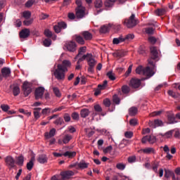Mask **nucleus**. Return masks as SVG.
I'll use <instances>...</instances> for the list:
<instances>
[{"mask_svg":"<svg viewBox=\"0 0 180 180\" xmlns=\"http://www.w3.org/2000/svg\"><path fill=\"white\" fill-rule=\"evenodd\" d=\"M150 58L148 59V66L143 68L140 65L136 69V74L139 75H146L148 78H150L154 75V70H155V63L158 58V49L155 46H151L150 49Z\"/></svg>","mask_w":180,"mask_h":180,"instance_id":"obj_1","label":"nucleus"},{"mask_svg":"<svg viewBox=\"0 0 180 180\" xmlns=\"http://www.w3.org/2000/svg\"><path fill=\"white\" fill-rule=\"evenodd\" d=\"M54 72L55 78L58 81H62L65 78V72L68 71V68L71 67V62L68 60H65L62 62V64H58Z\"/></svg>","mask_w":180,"mask_h":180,"instance_id":"obj_2","label":"nucleus"},{"mask_svg":"<svg viewBox=\"0 0 180 180\" xmlns=\"http://www.w3.org/2000/svg\"><path fill=\"white\" fill-rule=\"evenodd\" d=\"M122 23L124 26H127L128 29H131L137 25L139 20L136 19V15L131 14L129 18L124 19Z\"/></svg>","mask_w":180,"mask_h":180,"instance_id":"obj_3","label":"nucleus"},{"mask_svg":"<svg viewBox=\"0 0 180 180\" xmlns=\"http://www.w3.org/2000/svg\"><path fill=\"white\" fill-rule=\"evenodd\" d=\"M32 86L33 84L27 81L23 82L22 86V91L25 96H29L32 94Z\"/></svg>","mask_w":180,"mask_h":180,"instance_id":"obj_4","label":"nucleus"},{"mask_svg":"<svg viewBox=\"0 0 180 180\" xmlns=\"http://www.w3.org/2000/svg\"><path fill=\"white\" fill-rule=\"evenodd\" d=\"M87 63L89 65L88 72L93 73L94 68H95V65H96V60L94 58V56L91 53L87 59Z\"/></svg>","mask_w":180,"mask_h":180,"instance_id":"obj_5","label":"nucleus"},{"mask_svg":"<svg viewBox=\"0 0 180 180\" xmlns=\"http://www.w3.org/2000/svg\"><path fill=\"white\" fill-rule=\"evenodd\" d=\"M43 95H44V87H38L36 89L34 92V96L36 101L43 98Z\"/></svg>","mask_w":180,"mask_h":180,"instance_id":"obj_6","label":"nucleus"},{"mask_svg":"<svg viewBox=\"0 0 180 180\" xmlns=\"http://www.w3.org/2000/svg\"><path fill=\"white\" fill-rule=\"evenodd\" d=\"M60 175L61 180H67L70 179V178L74 175V172L71 170L63 171L60 172Z\"/></svg>","mask_w":180,"mask_h":180,"instance_id":"obj_7","label":"nucleus"},{"mask_svg":"<svg viewBox=\"0 0 180 180\" xmlns=\"http://www.w3.org/2000/svg\"><path fill=\"white\" fill-rule=\"evenodd\" d=\"M141 85V80L136 78H132L129 82V86L133 89L139 88Z\"/></svg>","mask_w":180,"mask_h":180,"instance_id":"obj_8","label":"nucleus"},{"mask_svg":"<svg viewBox=\"0 0 180 180\" xmlns=\"http://www.w3.org/2000/svg\"><path fill=\"white\" fill-rule=\"evenodd\" d=\"M155 136H145L141 139V143L143 144H146L147 141L150 143V144H154L155 143Z\"/></svg>","mask_w":180,"mask_h":180,"instance_id":"obj_9","label":"nucleus"},{"mask_svg":"<svg viewBox=\"0 0 180 180\" xmlns=\"http://www.w3.org/2000/svg\"><path fill=\"white\" fill-rule=\"evenodd\" d=\"M75 11H76V18H77V19H82V18H84V16H85V8H75Z\"/></svg>","mask_w":180,"mask_h":180,"instance_id":"obj_10","label":"nucleus"},{"mask_svg":"<svg viewBox=\"0 0 180 180\" xmlns=\"http://www.w3.org/2000/svg\"><path fill=\"white\" fill-rule=\"evenodd\" d=\"M5 162L6 163V165H8V167H9V168H15V159H13L12 157L11 156H8L5 159Z\"/></svg>","mask_w":180,"mask_h":180,"instance_id":"obj_11","label":"nucleus"},{"mask_svg":"<svg viewBox=\"0 0 180 180\" xmlns=\"http://www.w3.org/2000/svg\"><path fill=\"white\" fill-rule=\"evenodd\" d=\"M66 49L68 51L74 53L77 50V44L74 41H69L66 44Z\"/></svg>","mask_w":180,"mask_h":180,"instance_id":"obj_12","label":"nucleus"},{"mask_svg":"<svg viewBox=\"0 0 180 180\" xmlns=\"http://www.w3.org/2000/svg\"><path fill=\"white\" fill-rule=\"evenodd\" d=\"M145 167L146 168H152L154 172H157L158 169V162H153L151 165L150 163H146Z\"/></svg>","mask_w":180,"mask_h":180,"instance_id":"obj_13","label":"nucleus"},{"mask_svg":"<svg viewBox=\"0 0 180 180\" xmlns=\"http://www.w3.org/2000/svg\"><path fill=\"white\" fill-rule=\"evenodd\" d=\"M30 36V30L29 29H24L20 32V39H27Z\"/></svg>","mask_w":180,"mask_h":180,"instance_id":"obj_14","label":"nucleus"},{"mask_svg":"<svg viewBox=\"0 0 180 180\" xmlns=\"http://www.w3.org/2000/svg\"><path fill=\"white\" fill-rule=\"evenodd\" d=\"M80 34L82 36L84 40H92V34L88 31L82 32Z\"/></svg>","mask_w":180,"mask_h":180,"instance_id":"obj_15","label":"nucleus"},{"mask_svg":"<svg viewBox=\"0 0 180 180\" xmlns=\"http://www.w3.org/2000/svg\"><path fill=\"white\" fill-rule=\"evenodd\" d=\"M117 0H105L104 2V6L107 9H110L113 8V6L115 5V2H116Z\"/></svg>","mask_w":180,"mask_h":180,"instance_id":"obj_16","label":"nucleus"},{"mask_svg":"<svg viewBox=\"0 0 180 180\" xmlns=\"http://www.w3.org/2000/svg\"><path fill=\"white\" fill-rule=\"evenodd\" d=\"M1 74L3 75L4 78H8L11 75V68H3L1 69Z\"/></svg>","mask_w":180,"mask_h":180,"instance_id":"obj_17","label":"nucleus"},{"mask_svg":"<svg viewBox=\"0 0 180 180\" xmlns=\"http://www.w3.org/2000/svg\"><path fill=\"white\" fill-rule=\"evenodd\" d=\"M110 27H113V25L108 24V25H103L100 28V33H108L110 30Z\"/></svg>","mask_w":180,"mask_h":180,"instance_id":"obj_18","label":"nucleus"},{"mask_svg":"<svg viewBox=\"0 0 180 180\" xmlns=\"http://www.w3.org/2000/svg\"><path fill=\"white\" fill-rule=\"evenodd\" d=\"M56 136V129H51L49 132H45V139L49 140V139H51V137H54Z\"/></svg>","mask_w":180,"mask_h":180,"instance_id":"obj_19","label":"nucleus"},{"mask_svg":"<svg viewBox=\"0 0 180 180\" xmlns=\"http://www.w3.org/2000/svg\"><path fill=\"white\" fill-rule=\"evenodd\" d=\"M47 156L46 155H39L37 161L39 164H46L48 161Z\"/></svg>","mask_w":180,"mask_h":180,"instance_id":"obj_20","label":"nucleus"},{"mask_svg":"<svg viewBox=\"0 0 180 180\" xmlns=\"http://www.w3.org/2000/svg\"><path fill=\"white\" fill-rule=\"evenodd\" d=\"M89 113H91L89 110L86 108H84L80 110V116L84 119H85V117H88V116H89Z\"/></svg>","mask_w":180,"mask_h":180,"instance_id":"obj_21","label":"nucleus"},{"mask_svg":"<svg viewBox=\"0 0 180 180\" xmlns=\"http://www.w3.org/2000/svg\"><path fill=\"white\" fill-rule=\"evenodd\" d=\"M34 167V157H32L29 162L27 163V169L32 171Z\"/></svg>","mask_w":180,"mask_h":180,"instance_id":"obj_22","label":"nucleus"},{"mask_svg":"<svg viewBox=\"0 0 180 180\" xmlns=\"http://www.w3.org/2000/svg\"><path fill=\"white\" fill-rule=\"evenodd\" d=\"M75 40L77 41V43H78L79 44H81L82 46H83V44H85V39H84V37H82V35H77Z\"/></svg>","mask_w":180,"mask_h":180,"instance_id":"obj_23","label":"nucleus"},{"mask_svg":"<svg viewBox=\"0 0 180 180\" xmlns=\"http://www.w3.org/2000/svg\"><path fill=\"white\" fill-rule=\"evenodd\" d=\"M71 140H72V136H71L70 134H65L63 137V144H68L70 143V141H71Z\"/></svg>","mask_w":180,"mask_h":180,"instance_id":"obj_24","label":"nucleus"},{"mask_svg":"<svg viewBox=\"0 0 180 180\" xmlns=\"http://www.w3.org/2000/svg\"><path fill=\"white\" fill-rule=\"evenodd\" d=\"M168 121L170 124H174V123H178L177 121L175 120V115L172 113L169 114L167 115Z\"/></svg>","mask_w":180,"mask_h":180,"instance_id":"obj_25","label":"nucleus"},{"mask_svg":"<svg viewBox=\"0 0 180 180\" xmlns=\"http://www.w3.org/2000/svg\"><path fill=\"white\" fill-rule=\"evenodd\" d=\"M123 41H124V38L122 36H120L118 38H114L112 39L113 44H120V43H123Z\"/></svg>","mask_w":180,"mask_h":180,"instance_id":"obj_26","label":"nucleus"},{"mask_svg":"<svg viewBox=\"0 0 180 180\" xmlns=\"http://www.w3.org/2000/svg\"><path fill=\"white\" fill-rule=\"evenodd\" d=\"M64 157H68V158H74L75 155H77V152L73 151H66L65 153H63Z\"/></svg>","mask_w":180,"mask_h":180,"instance_id":"obj_27","label":"nucleus"},{"mask_svg":"<svg viewBox=\"0 0 180 180\" xmlns=\"http://www.w3.org/2000/svg\"><path fill=\"white\" fill-rule=\"evenodd\" d=\"M139 112V109L136 107H131L129 109V113L130 116H136Z\"/></svg>","mask_w":180,"mask_h":180,"instance_id":"obj_28","label":"nucleus"},{"mask_svg":"<svg viewBox=\"0 0 180 180\" xmlns=\"http://www.w3.org/2000/svg\"><path fill=\"white\" fill-rule=\"evenodd\" d=\"M23 162H25V158L23 157V155H20L18 158H17V165H19V167H23Z\"/></svg>","mask_w":180,"mask_h":180,"instance_id":"obj_29","label":"nucleus"},{"mask_svg":"<svg viewBox=\"0 0 180 180\" xmlns=\"http://www.w3.org/2000/svg\"><path fill=\"white\" fill-rule=\"evenodd\" d=\"M86 52V46L80 47L78 51V54L76 56L75 58H78V57H81V56H82Z\"/></svg>","mask_w":180,"mask_h":180,"instance_id":"obj_30","label":"nucleus"},{"mask_svg":"<svg viewBox=\"0 0 180 180\" xmlns=\"http://www.w3.org/2000/svg\"><path fill=\"white\" fill-rule=\"evenodd\" d=\"M20 94V88L18 85H15L13 87V95L14 96H18Z\"/></svg>","mask_w":180,"mask_h":180,"instance_id":"obj_31","label":"nucleus"},{"mask_svg":"<svg viewBox=\"0 0 180 180\" xmlns=\"http://www.w3.org/2000/svg\"><path fill=\"white\" fill-rule=\"evenodd\" d=\"M139 153H143L144 154H151V153H154V148H146L143 149H141Z\"/></svg>","mask_w":180,"mask_h":180,"instance_id":"obj_32","label":"nucleus"},{"mask_svg":"<svg viewBox=\"0 0 180 180\" xmlns=\"http://www.w3.org/2000/svg\"><path fill=\"white\" fill-rule=\"evenodd\" d=\"M91 56V53H86V55H84L82 57L79 58L77 60L78 64H81L84 60H86L88 61V58H89V56Z\"/></svg>","mask_w":180,"mask_h":180,"instance_id":"obj_33","label":"nucleus"},{"mask_svg":"<svg viewBox=\"0 0 180 180\" xmlns=\"http://www.w3.org/2000/svg\"><path fill=\"white\" fill-rule=\"evenodd\" d=\"M167 94L169 96H172V98H174V99L179 98V94L175 93L172 90H169Z\"/></svg>","mask_w":180,"mask_h":180,"instance_id":"obj_34","label":"nucleus"},{"mask_svg":"<svg viewBox=\"0 0 180 180\" xmlns=\"http://www.w3.org/2000/svg\"><path fill=\"white\" fill-rule=\"evenodd\" d=\"M94 6L97 9L102 8V6H103V3L102 2V0H95Z\"/></svg>","mask_w":180,"mask_h":180,"instance_id":"obj_35","label":"nucleus"},{"mask_svg":"<svg viewBox=\"0 0 180 180\" xmlns=\"http://www.w3.org/2000/svg\"><path fill=\"white\" fill-rule=\"evenodd\" d=\"M150 127H152V129H156V127L158 126V119L155 120L153 122L150 121L149 122Z\"/></svg>","mask_w":180,"mask_h":180,"instance_id":"obj_36","label":"nucleus"},{"mask_svg":"<svg viewBox=\"0 0 180 180\" xmlns=\"http://www.w3.org/2000/svg\"><path fill=\"white\" fill-rule=\"evenodd\" d=\"M88 165H89V163H86L84 161L80 162L79 163L77 164V167L79 168H81L82 169H85V168H86L88 167Z\"/></svg>","mask_w":180,"mask_h":180,"instance_id":"obj_37","label":"nucleus"},{"mask_svg":"<svg viewBox=\"0 0 180 180\" xmlns=\"http://www.w3.org/2000/svg\"><path fill=\"white\" fill-rule=\"evenodd\" d=\"M174 174V172L169 170V169H165V178H169L172 176V175H173Z\"/></svg>","mask_w":180,"mask_h":180,"instance_id":"obj_38","label":"nucleus"},{"mask_svg":"<svg viewBox=\"0 0 180 180\" xmlns=\"http://www.w3.org/2000/svg\"><path fill=\"white\" fill-rule=\"evenodd\" d=\"M51 108H46L42 109L41 113V115H44V116H47V115L51 113Z\"/></svg>","mask_w":180,"mask_h":180,"instance_id":"obj_39","label":"nucleus"},{"mask_svg":"<svg viewBox=\"0 0 180 180\" xmlns=\"http://www.w3.org/2000/svg\"><path fill=\"white\" fill-rule=\"evenodd\" d=\"M53 123H54V124H56L57 126H58V124L60 126H61L62 124H64V120L62 117H59V118L56 119Z\"/></svg>","mask_w":180,"mask_h":180,"instance_id":"obj_40","label":"nucleus"},{"mask_svg":"<svg viewBox=\"0 0 180 180\" xmlns=\"http://www.w3.org/2000/svg\"><path fill=\"white\" fill-rule=\"evenodd\" d=\"M53 94H55L57 98H60L61 97V92H60V89L57 87H53Z\"/></svg>","mask_w":180,"mask_h":180,"instance_id":"obj_41","label":"nucleus"},{"mask_svg":"<svg viewBox=\"0 0 180 180\" xmlns=\"http://www.w3.org/2000/svg\"><path fill=\"white\" fill-rule=\"evenodd\" d=\"M106 86H108V80H104L103 84L98 85V88L100 89L101 91L103 89H105Z\"/></svg>","mask_w":180,"mask_h":180,"instance_id":"obj_42","label":"nucleus"},{"mask_svg":"<svg viewBox=\"0 0 180 180\" xmlns=\"http://www.w3.org/2000/svg\"><path fill=\"white\" fill-rule=\"evenodd\" d=\"M71 117L73 119V120L78 121L79 120V114L77 112H74L72 113Z\"/></svg>","mask_w":180,"mask_h":180,"instance_id":"obj_43","label":"nucleus"},{"mask_svg":"<svg viewBox=\"0 0 180 180\" xmlns=\"http://www.w3.org/2000/svg\"><path fill=\"white\" fill-rule=\"evenodd\" d=\"M107 77L111 81H115V79H116V77H115V74H113V72H112V71H109L108 72H107Z\"/></svg>","mask_w":180,"mask_h":180,"instance_id":"obj_44","label":"nucleus"},{"mask_svg":"<svg viewBox=\"0 0 180 180\" xmlns=\"http://www.w3.org/2000/svg\"><path fill=\"white\" fill-rule=\"evenodd\" d=\"M63 119L66 123H68L69 122H71V115L68 113H65L63 115Z\"/></svg>","mask_w":180,"mask_h":180,"instance_id":"obj_45","label":"nucleus"},{"mask_svg":"<svg viewBox=\"0 0 180 180\" xmlns=\"http://www.w3.org/2000/svg\"><path fill=\"white\" fill-rule=\"evenodd\" d=\"M0 108L3 110V112H8L9 109H11V107H9V105L6 104H1Z\"/></svg>","mask_w":180,"mask_h":180,"instance_id":"obj_46","label":"nucleus"},{"mask_svg":"<svg viewBox=\"0 0 180 180\" xmlns=\"http://www.w3.org/2000/svg\"><path fill=\"white\" fill-rule=\"evenodd\" d=\"M36 2V0H28L25 3V7L26 8H31V6H33V4Z\"/></svg>","mask_w":180,"mask_h":180,"instance_id":"obj_47","label":"nucleus"},{"mask_svg":"<svg viewBox=\"0 0 180 180\" xmlns=\"http://www.w3.org/2000/svg\"><path fill=\"white\" fill-rule=\"evenodd\" d=\"M112 101H113L114 103H116V105H119L120 103V98L116 94H115L112 96Z\"/></svg>","mask_w":180,"mask_h":180,"instance_id":"obj_48","label":"nucleus"},{"mask_svg":"<svg viewBox=\"0 0 180 180\" xmlns=\"http://www.w3.org/2000/svg\"><path fill=\"white\" fill-rule=\"evenodd\" d=\"M122 91L124 94H129L130 92V87L127 85H124L122 87Z\"/></svg>","mask_w":180,"mask_h":180,"instance_id":"obj_49","label":"nucleus"},{"mask_svg":"<svg viewBox=\"0 0 180 180\" xmlns=\"http://www.w3.org/2000/svg\"><path fill=\"white\" fill-rule=\"evenodd\" d=\"M22 16L25 19H30V18L32 16V13H30V11H24L22 13Z\"/></svg>","mask_w":180,"mask_h":180,"instance_id":"obj_50","label":"nucleus"},{"mask_svg":"<svg viewBox=\"0 0 180 180\" xmlns=\"http://www.w3.org/2000/svg\"><path fill=\"white\" fill-rule=\"evenodd\" d=\"M44 46H45V47H50V46H51V39H44Z\"/></svg>","mask_w":180,"mask_h":180,"instance_id":"obj_51","label":"nucleus"},{"mask_svg":"<svg viewBox=\"0 0 180 180\" xmlns=\"http://www.w3.org/2000/svg\"><path fill=\"white\" fill-rule=\"evenodd\" d=\"M146 33L147 34H153L154 33V28L149 27L146 28Z\"/></svg>","mask_w":180,"mask_h":180,"instance_id":"obj_52","label":"nucleus"},{"mask_svg":"<svg viewBox=\"0 0 180 180\" xmlns=\"http://www.w3.org/2000/svg\"><path fill=\"white\" fill-rule=\"evenodd\" d=\"M124 41H126V40H133V39H134V34H129L126 35L125 37H124Z\"/></svg>","mask_w":180,"mask_h":180,"instance_id":"obj_53","label":"nucleus"},{"mask_svg":"<svg viewBox=\"0 0 180 180\" xmlns=\"http://www.w3.org/2000/svg\"><path fill=\"white\" fill-rule=\"evenodd\" d=\"M133 68V65H130L128 68V70L126 71L125 72V77H129V75H130V74H131V70Z\"/></svg>","mask_w":180,"mask_h":180,"instance_id":"obj_54","label":"nucleus"},{"mask_svg":"<svg viewBox=\"0 0 180 180\" xmlns=\"http://www.w3.org/2000/svg\"><path fill=\"white\" fill-rule=\"evenodd\" d=\"M113 149V148L112 147V146H108L107 148H105L103 150V153L105 154H108V153H109L110 154V153L112 152V150Z\"/></svg>","mask_w":180,"mask_h":180,"instance_id":"obj_55","label":"nucleus"},{"mask_svg":"<svg viewBox=\"0 0 180 180\" xmlns=\"http://www.w3.org/2000/svg\"><path fill=\"white\" fill-rule=\"evenodd\" d=\"M58 25L61 29H67V23H65V22H58Z\"/></svg>","mask_w":180,"mask_h":180,"instance_id":"obj_56","label":"nucleus"},{"mask_svg":"<svg viewBox=\"0 0 180 180\" xmlns=\"http://www.w3.org/2000/svg\"><path fill=\"white\" fill-rule=\"evenodd\" d=\"M133 131H126L124 133V136L126 137V139H131V137H133Z\"/></svg>","mask_w":180,"mask_h":180,"instance_id":"obj_57","label":"nucleus"},{"mask_svg":"<svg viewBox=\"0 0 180 180\" xmlns=\"http://www.w3.org/2000/svg\"><path fill=\"white\" fill-rule=\"evenodd\" d=\"M148 41L149 43H151V44H155V43H157V39L154 37H149Z\"/></svg>","mask_w":180,"mask_h":180,"instance_id":"obj_58","label":"nucleus"},{"mask_svg":"<svg viewBox=\"0 0 180 180\" xmlns=\"http://www.w3.org/2000/svg\"><path fill=\"white\" fill-rule=\"evenodd\" d=\"M103 104L106 108H109L110 106V100H109V98H105L103 101Z\"/></svg>","mask_w":180,"mask_h":180,"instance_id":"obj_59","label":"nucleus"},{"mask_svg":"<svg viewBox=\"0 0 180 180\" xmlns=\"http://www.w3.org/2000/svg\"><path fill=\"white\" fill-rule=\"evenodd\" d=\"M116 167H117V169H120L121 171H123V169H124V168H126V166L122 163L117 164Z\"/></svg>","mask_w":180,"mask_h":180,"instance_id":"obj_60","label":"nucleus"},{"mask_svg":"<svg viewBox=\"0 0 180 180\" xmlns=\"http://www.w3.org/2000/svg\"><path fill=\"white\" fill-rule=\"evenodd\" d=\"M44 34L46 36V37H51V36H53V33L51 31H50V30H45Z\"/></svg>","mask_w":180,"mask_h":180,"instance_id":"obj_61","label":"nucleus"},{"mask_svg":"<svg viewBox=\"0 0 180 180\" xmlns=\"http://www.w3.org/2000/svg\"><path fill=\"white\" fill-rule=\"evenodd\" d=\"M129 124L131 126H137V119H131V120H130Z\"/></svg>","mask_w":180,"mask_h":180,"instance_id":"obj_62","label":"nucleus"},{"mask_svg":"<svg viewBox=\"0 0 180 180\" xmlns=\"http://www.w3.org/2000/svg\"><path fill=\"white\" fill-rule=\"evenodd\" d=\"M128 162L130 164L136 162V156H130L128 158Z\"/></svg>","mask_w":180,"mask_h":180,"instance_id":"obj_63","label":"nucleus"},{"mask_svg":"<svg viewBox=\"0 0 180 180\" xmlns=\"http://www.w3.org/2000/svg\"><path fill=\"white\" fill-rule=\"evenodd\" d=\"M94 110L96 112H102V107L99 104H96L94 105Z\"/></svg>","mask_w":180,"mask_h":180,"instance_id":"obj_64","label":"nucleus"}]
</instances>
